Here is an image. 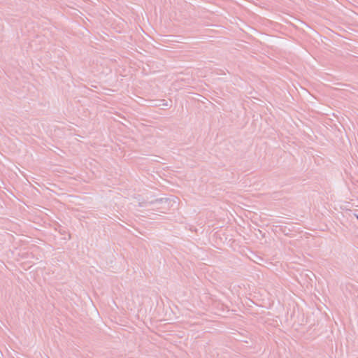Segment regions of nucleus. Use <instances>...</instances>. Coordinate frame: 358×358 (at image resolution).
<instances>
[{"label": "nucleus", "mask_w": 358, "mask_h": 358, "mask_svg": "<svg viewBox=\"0 0 358 358\" xmlns=\"http://www.w3.org/2000/svg\"><path fill=\"white\" fill-rule=\"evenodd\" d=\"M170 202H171V201L168 198H159V199H156L155 200H151L150 201H140L138 203V206L139 207H146L148 205H156L157 206L156 208L160 209V208H162V207L159 206L160 204L167 203L168 206L166 208H164V210L159 211L160 213H165L166 210H167L169 209V205Z\"/></svg>", "instance_id": "nucleus-1"}, {"label": "nucleus", "mask_w": 358, "mask_h": 358, "mask_svg": "<svg viewBox=\"0 0 358 358\" xmlns=\"http://www.w3.org/2000/svg\"><path fill=\"white\" fill-rule=\"evenodd\" d=\"M357 219H358V215H357Z\"/></svg>", "instance_id": "nucleus-2"}]
</instances>
